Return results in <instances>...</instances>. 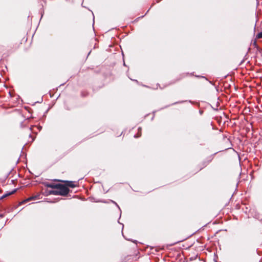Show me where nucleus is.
I'll return each instance as SVG.
<instances>
[{
	"instance_id": "obj_1",
	"label": "nucleus",
	"mask_w": 262,
	"mask_h": 262,
	"mask_svg": "<svg viewBox=\"0 0 262 262\" xmlns=\"http://www.w3.org/2000/svg\"><path fill=\"white\" fill-rule=\"evenodd\" d=\"M47 186L55 189L54 190L50 191V194L65 196L69 192V189L68 187L60 184H47Z\"/></svg>"
},
{
	"instance_id": "obj_2",
	"label": "nucleus",
	"mask_w": 262,
	"mask_h": 262,
	"mask_svg": "<svg viewBox=\"0 0 262 262\" xmlns=\"http://www.w3.org/2000/svg\"><path fill=\"white\" fill-rule=\"evenodd\" d=\"M66 186L70 187L71 188H74L76 186V185L74 184V182L72 181H67Z\"/></svg>"
},
{
	"instance_id": "obj_3",
	"label": "nucleus",
	"mask_w": 262,
	"mask_h": 262,
	"mask_svg": "<svg viewBox=\"0 0 262 262\" xmlns=\"http://www.w3.org/2000/svg\"><path fill=\"white\" fill-rule=\"evenodd\" d=\"M31 199H32L31 198H28V199L25 200H24V201H22L21 202H20V204H25L26 202H28V201H29L31 200Z\"/></svg>"
},
{
	"instance_id": "obj_4",
	"label": "nucleus",
	"mask_w": 262,
	"mask_h": 262,
	"mask_svg": "<svg viewBox=\"0 0 262 262\" xmlns=\"http://www.w3.org/2000/svg\"><path fill=\"white\" fill-rule=\"evenodd\" d=\"M256 37L257 38H262V32L258 33L256 35Z\"/></svg>"
},
{
	"instance_id": "obj_5",
	"label": "nucleus",
	"mask_w": 262,
	"mask_h": 262,
	"mask_svg": "<svg viewBox=\"0 0 262 262\" xmlns=\"http://www.w3.org/2000/svg\"><path fill=\"white\" fill-rule=\"evenodd\" d=\"M112 202L113 203H114V204H115V205H116V206H117V207L120 209L119 206L118 205V204H117L115 202H114V201H112Z\"/></svg>"
},
{
	"instance_id": "obj_6",
	"label": "nucleus",
	"mask_w": 262,
	"mask_h": 262,
	"mask_svg": "<svg viewBox=\"0 0 262 262\" xmlns=\"http://www.w3.org/2000/svg\"><path fill=\"white\" fill-rule=\"evenodd\" d=\"M37 129H39V130L41 129V126H37Z\"/></svg>"
},
{
	"instance_id": "obj_7",
	"label": "nucleus",
	"mask_w": 262,
	"mask_h": 262,
	"mask_svg": "<svg viewBox=\"0 0 262 262\" xmlns=\"http://www.w3.org/2000/svg\"><path fill=\"white\" fill-rule=\"evenodd\" d=\"M139 136H140V135H139V136H137L135 135V136H134V137H135V138H137V137H139Z\"/></svg>"
},
{
	"instance_id": "obj_8",
	"label": "nucleus",
	"mask_w": 262,
	"mask_h": 262,
	"mask_svg": "<svg viewBox=\"0 0 262 262\" xmlns=\"http://www.w3.org/2000/svg\"><path fill=\"white\" fill-rule=\"evenodd\" d=\"M133 242L134 243H137V241H133Z\"/></svg>"
},
{
	"instance_id": "obj_9",
	"label": "nucleus",
	"mask_w": 262,
	"mask_h": 262,
	"mask_svg": "<svg viewBox=\"0 0 262 262\" xmlns=\"http://www.w3.org/2000/svg\"><path fill=\"white\" fill-rule=\"evenodd\" d=\"M33 199H34V200H35V197L34 196Z\"/></svg>"
}]
</instances>
